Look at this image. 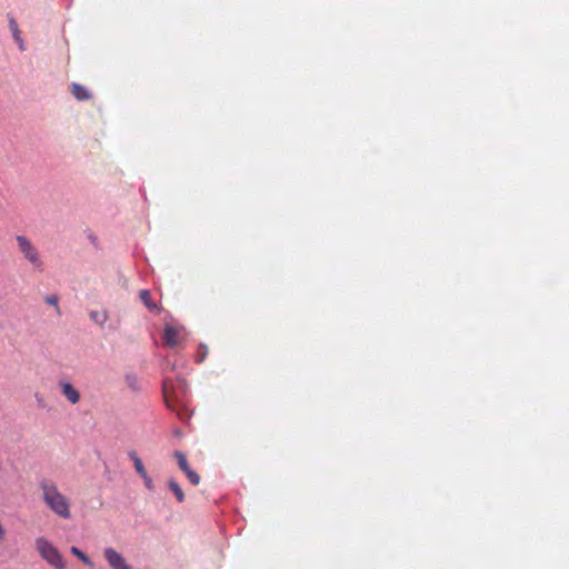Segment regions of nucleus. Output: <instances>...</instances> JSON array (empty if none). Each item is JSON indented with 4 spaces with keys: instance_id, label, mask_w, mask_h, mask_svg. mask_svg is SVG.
Masks as SVG:
<instances>
[{
    "instance_id": "f257e3e1",
    "label": "nucleus",
    "mask_w": 569,
    "mask_h": 569,
    "mask_svg": "<svg viewBox=\"0 0 569 569\" xmlns=\"http://www.w3.org/2000/svg\"><path fill=\"white\" fill-rule=\"evenodd\" d=\"M39 488L42 501L53 515L62 520L71 519L72 502L69 497L60 491L58 485L53 480H41Z\"/></svg>"
},
{
    "instance_id": "f03ea898",
    "label": "nucleus",
    "mask_w": 569,
    "mask_h": 569,
    "mask_svg": "<svg viewBox=\"0 0 569 569\" xmlns=\"http://www.w3.org/2000/svg\"><path fill=\"white\" fill-rule=\"evenodd\" d=\"M17 248L22 259L37 272H43L44 260L38 247L24 234L14 236Z\"/></svg>"
},
{
    "instance_id": "7ed1b4c3",
    "label": "nucleus",
    "mask_w": 569,
    "mask_h": 569,
    "mask_svg": "<svg viewBox=\"0 0 569 569\" xmlns=\"http://www.w3.org/2000/svg\"><path fill=\"white\" fill-rule=\"evenodd\" d=\"M34 548L41 559H43L48 565L54 567L56 569L66 568V562L61 552L48 538L43 536L36 538Z\"/></svg>"
},
{
    "instance_id": "20e7f679",
    "label": "nucleus",
    "mask_w": 569,
    "mask_h": 569,
    "mask_svg": "<svg viewBox=\"0 0 569 569\" xmlns=\"http://www.w3.org/2000/svg\"><path fill=\"white\" fill-rule=\"evenodd\" d=\"M102 553L110 569H132L124 556L113 547H104Z\"/></svg>"
},
{
    "instance_id": "39448f33",
    "label": "nucleus",
    "mask_w": 569,
    "mask_h": 569,
    "mask_svg": "<svg viewBox=\"0 0 569 569\" xmlns=\"http://www.w3.org/2000/svg\"><path fill=\"white\" fill-rule=\"evenodd\" d=\"M184 328L167 323L163 329V343L169 348L177 347L183 339Z\"/></svg>"
},
{
    "instance_id": "423d86ee",
    "label": "nucleus",
    "mask_w": 569,
    "mask_h": 569,
    "mask_svg": "<svg viewBox=\"0 0 569 569\" xmlns=\"http://www.w3.org/2000/svg\"><path fill=\"white\" fill-rule=\"evenodd\" d=\"M59 388L62 396L71 403L77 405L80 401V392L79 390L69 381L61 380L59 381Z\"/></svg>"
},
{
    "instance_id": "0eeeda50",
    "label": "nucleus",
    "mask_w": 569,
    "mask_h": 569,
    "mask_svg": "<svg viewBox=\"0 0 569 569\" xmlns=\"http://www.w3.org/2000/svg\"><path fill=\"white\" fill-rule=\"evenodd\" d=\"M162 391H163V398H164L167 407L170 409H174L178 403V395H177L176 390H173V389L171 390L169 382L164 381Z\"/></svg>"
},
{
    "instance_id": "6e6552de",
    "label": "nucleus",
    "mask_w": 569,
    "mask_h": 569,
    "mask_svg": "<svg viewBox=\"0 0 569 569\" xmlns=\"http://www.w3.org/2000/svg\"><path fill=\"white\" fill-rule=\"evenodd\" d=\"M9 28H10V30H11V32H12V37H13V39H14L16 43L18 44L19 49H20L21 51H24V50H26L24 41H23V39L21 38V33H20V30H19L18 23H17V21H16L13 18H11V19L9 20Z\"/></svg>"
},
{
    "instance_id": "1a4fd4ad",
    "label": "nucleus",
    "mask_w": 569,
    "mask_h": 569,
    "mask_svg": "<svg viewBox=\"0 0 569 569\" xmlns=\"http://www.w3.org/2000/svg\"><path fill=\"white\" fill-rule=\"evenodd\" d=\"M89 317L96 325L100 327H103L109 319L107 310H91Z\"/></svg>"
},
{
    "instance_id": "9d476101",
    "label": "nucleus",
    "mask_w": 569,
    "mask_h": 569,
    "mask_svg": "<svg viewBox=\"0 0 569 569\" xmlns=\"http://www.w3.org/2000/svg\"><path fill=\"white\" fill-rule=\"evenodd\" d=\"M128 456L132 460L137 473L139 476H144V473H147V470H146V468H144V466L142 463V460L138 456V453L132 450V451L128 452Z\"/></svg>"
},
{
    "instance_id": "9b49d317",
    "label": "nucleus",
    "mask_w": 569,
    "mask_h": 569,
    "mask_svg": "<svg viewBox=\"0 0 569 569\" xmlns=\"http://www.w3.org/2000/svg\"><path fill=\"white\" fill-rule=\"evenodd\" d=\"M124 382L129 389L132 391H140L141 385L139 378L136 373H128L124 376Z\"/></svg>"
},
{
    "instance_id": "f8f14e48",
    "label": "nucleus",
    "mask_w": 569,
    "mask_h": 569,
    "mask_svg": "<svg viewBox=\"0 0 569 569\" xmlns=\"http://www.w3.org/2000/svg\"><path fill=\"white\" fill-rule=\"evenodd\" d=\"M72 94L80 101L87 100L90 97L88 90L78 83L72 84Z\"/></svg>"
},
{
    "instance_id": "ddd939ff",
    "label": "nucleus",
    "mask_w": 569,
    "mask_h": 569,
    "mask_svg": "<svg viewBox=\"0 0 569 569\" xmlns=\"http://www.w3.org/2000/svg\"><path fill=\"white\" fill-rule=\"evenodd\" d=\"M168 486H169V489L174 493L177 500L179 502H182L184 500V493H183L181 487L179 486V483L174 479H169Z\"/></svg>"
},
{
    "instance_id": "4468645a",
    "label": "nucleus",
    "mask_w": 569,
    "mask_h": 569,
    "mask_svg": "<svg viewBox=\"0 0 569 569\" xmlns=\"http://www.w3.org/2000/svg\"><path fill=\"white\" fill-rule=\"evenodd\" d=\"M70 552L76 556L82 563H84L86 566H89L91 567L93 563L91 561V559L84 553L82 552L78 547H71L70 548Z\"/></svg>"
},
{
    "instance_id": "2eb2a0df",
    "label": "nucleus",
    "mask_w": 569,
    "mask_h": 569,
    "mask_svg": "<svg viewBox=\"0 0 569 569\" xmlns=\"http://www.w3.org/2000/svg\"><path fill=\"white\" fill-rule=\"evenodd\" d=\"M173 456H174V458L177 459V462H178V465H179L180 469H181L183 472H186L187 470H189V469H190L189 463H188V460H187V458H186L184 453H182L181 451H176V452L173 453Z\"/></svg>"
},
{
    "instance_id": "dca6fc26",
    "label": "nucleus",
    "mask_w": 569,
    "mask_h": 569,
    "mask_svg": "<svg viewBox=\"0 0 569 569\" xmlns=\"http://www.w3.org/2000/svg\"><path fill=\"white\" fill-rule=\"evenodd\" d=\"M140 299L146 305L148 309H154L156 305L151 303L150 301V292L148 290H141L140 291Z\"/></svg>"
},
{
    "instance_id": "f3484780",
    "label": "nucleus",
    "mask_w": 569,
    "mask_h": 569,
    "mask_svg": "<svg viewBox=\"0 0 569 569\" xmlns=\"http://www.w3.org/2000/svg\"><path fill=\"white\" fill-rule=\"evenodd\" d=\"M186 476L187 478L189 479V481L193 485V486H197L200 483V477L197 472H194L191 468L189 470H187L186 472Z\"/></svg>"
},
{
    "instance_id": "a211bd4d",
    "label": "nucleus",
    "mask_w": 569,
    "mask_h": 569,
    "mask_svg": "<svg viewBox=\"0 0 569 569\" xmlns=\"http://www.w3.org/2000/svg\"><path fill=\"white\" fill-rule=\"evenodd\" d=\"M144 482V486L146 488L149 490V491H153L154 490V483H153V480L152 478L147 473H144V476H140Z\"/></svg>"
},
{
    "instance_id": "6ab92c4d",
    "label": "nucleus",
    "mask_w": 569,
    "mask_h": 569,
    "mask_svg": "<svg viewBox=\"0 0 569 569\" xmlns=\"http://www.w3.org/2000/svg\"><path fill=\"white\" fill-rule=\"evenodd\" d=\"M46 302H47L48 305H50V306L56 307V309H57V313H58V315H60V313H61L60 308H59V306H58V297H57V296H54V295L48 296V297L46 298Z\"/></svg>"
},
{
    "instance_id": "aec40b11",
    "label": "nucleus",
    "mask_w": 569,
    "mask_h": 569,
    "mask_svg": "<svg viewBox=\"0 0 569 569\" xmlns=\"http://www.w3.org/2000/svg\"><path fill=\"white\" fill-rule=\"evenodd\" d=\"M4 533H6V531H4L3 527H2V525L0 523V541L3 540Z\"/></svg>"
},
{
    "instance_id": "412c9836",
    "label": "nucleus",
    "mask_w": 569,
    "mask_h": 569,
    "mask_svg": "<svg viewBox=\"0 0 569 569\" xmlns=\"http://www.w3.org/2000/svg\"><path fill=\"white\" fill-rule=\"evenodd\" d=\"M206 353H207V349L204 350V352H201V357H200L199 361H202L204 359Z\"/></svg>"
}]
</instances>
